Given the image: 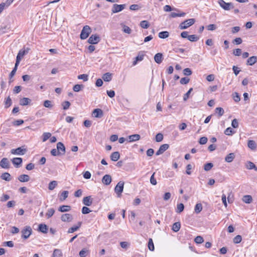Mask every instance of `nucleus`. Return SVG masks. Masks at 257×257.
Listing matches in <instances>:
<instances>
[{"instance_id": "nucleus-59", "label": "nucleus", "mask_w": 257, "mask_h": 257, "mask_svg": "<svg viewBox=\"0 0 257 257\" xmlns=\"http://www.w3.org/2000/svg\"><path fill=\"white\" fill-rule=\"evenodd\" d=\"M156 141L157 142H161L163 139V136L161 133H158L156 136Z\"/></svg>"}, {"instance_id": "nucleus-49", "label": "nucleus", "mask_w": 257, "mask_h": 257, "mask_svg": "<svg viewBox=\"0 0 257 257\" xmlns=\"http://www.w3.org/2000/svg\"><path fill=\"white\" fill-rule=\"evenodd\" d=\"M12 104V99L11 98H10V96H9L6 100L5 102V107L6 108H8L9 107H10Z\"/></svg>"}, {"instance_id": "nucleus-53", "label": "nucleus", "mask_w": 257, "mask_h": 257, "mask_svg": "<svg viewBox=\"0 0 257 257\" xmlns=\"http://www.w3.org/2000/svg\"><path fill=\"white\" fill-rule=\"evenodd\" d=\"M54 213L55 210L53 208H50L48 210V211L46 213V216H47L48 218H49L52 216Z\"/></svg>"}, {"instance_id": "nucleus-35", "label": "nucleus", "mask_w": 257, "mask_h": 257, "mask_svg": "<svg viewBox=\"0 0 257 257\" xmlns=\"http://www.w3.org/2000/svg\"><path fill=\"white\" fill-rule=\"evenodd\" d=\"M164 11L165 12H171V11H175L178 12H180V10L176 9V8H172L169 5H166L163 8Z\"/></svg>"}, {"instance_id": "nucleus-58", "label": "nucleus", "mask_w": 257, "mask_h": 257, "mask_svg": "<svg viewBox=\"0 0 257 257\" xmlns=\"http://www.w3.org/2000/svg\"><path fill=\"white\" fill-rule=\"evenodd\" d=\"M193 90V88H191L189 89V90L184 94V96H183V100L184 101H186L188 98H189V96L190 94V93Z\"/></svg>"}, {"instance_id": "nucleus-64", "label": "nucleus", "mask_w": 257, "mask_h": 257, "mask_svg": "<svg viewBox=\"0 0 257 257\" xmlns=\"http://www.w3.org/2000/svg\"><path fill=\"white\" fill-rule=\"evenodd\" d=\"M123 31L126 34H130L132 32V30L128 26L123 25Z\"/></svg>"}, {"instance_id": "nucleus-25", "label": "nucleus", "mask_w": 257, "mask_h": 257, "mask_svg": "<svg viewBox=\"0 0 257 257\" xmlns=\"http://www.w3.org/2000/svg\"><path fill=\"white\" fill-rule=\"evenodd\" d=\"M102 79L104 81L109 82L112 79V74L109 72L104 74L102 76Z\"/></svg>"}, {"instance_id": "nucleus-22", "label": "nucleus", "mask_w": 257, "mask_h": 257, "mask_svg": "<svg viewBox=\"0 0 257 257\" xmlns=\"http://www.w3.org/2000/svg\"><path fill=\"white\" fill-rule=\"evenodd\" d=\"M48 226L45 224H40L39 225L38 230L42 233H46L48 232Z\"/></svg>"}, {"instance_id": "nucleus-12", "label": "nucleus", "mask_w": 257, "mask_h": 257, "mask_svg": "<svg viewBox=\"0 0 257 257\" xmlns=\"http://www.w3.org/2000/svg\"><path fill=\"white\" fill-rule=\"evenodd\" d=\"M0 166L2 168L4 169H8L10 167V162L9 160L4 158H3L0 162Z\"/></svg>"}, {"instance_id": "nucleus-26", "label": "nucleus", "mask_w": 257, "mask_h": 257, "mask_svg": "<svg viewBox=\"0 0 257 257\" xmlns=\"http://www.w3.org/2000/svg\"><path fill=\"white\" fill-rule=\"evenodd\" d=\"M235 158V155L234 153H230L227 155L225 158V161L227 163H230L232 162L233 159Z\"/></svg>"}, {"instance_id": "nucleus-1", "label": "nucleus", "mask_w": 257, "mask_h": 257, "mask_svg": "<svg viewBox=\"0 0 257 257\" xmlns=\"http://www.w3.org/2000/svg\"><path fill=\"white\" fill-rule=\"evenodd\" d=\"M91 32V28L88 26L85 25L83 27L80 35V39L82 40L86 39Z\"/></svg>"}, {"instance_id": "nucleus-13", "label": "nucleus", "mask_w": 257, "mask_h": 257, "mask_svg": "<svg viewBox=\"0 0 257 257\" xmlns=\"http://www.w3.org/2000/svg\"><path fill=\"white\" fill-rule=\"evenodd\" d=\"M61 219L64 222H70L72 220L73 217L71 214L65 213L61 216Z\"/></svg>"}, {"instance_id": "nucleus-41", "label": "nucleus", "mask_w": 257, "mask_h": 257, "mask_svg": "<svg viewBox=\"0 0 257 257\" xmlns=\"http://www.w3.org/2000/svg\"><path fill=\"white\" fill-rule=\"evenodd\" d=\"M202 210V205L201 203H197L196 204L195 206V212L196 213H200Z\"/></svg>"}, {"instance_id": "nucleus-29", "label": "nucleus", "mask_w": 257, "mask_h": 257, "mask_svg": "<svg viewBox=\"0 0 257 257\" xmlns=\"http://www.w3.org/2000/svg\"><path fill=\"white\" fill-rule=\"evenodd\" d=\"M89 253V249L84 248L80 251L79 255L80 257H86Z\"/></svg>"}, {"instance_id": "nucleus-15", "label": "nucleus", "mask_w": 257, "mask_h": 257, "mask_svg": "<svg viewBox=\"0 0 257 257\" xmlns=\"http://www.w3.org/2000/svg\"><path fill=\"white\" fill-rule=\"evenodd\" d=\"M111 181V177L109 175H105L102 179V183L106 185H109Z\"/></svg>"}, {"instance_id": "nucleus-46", "label": "nucleus", "mask_w": 257, "mask_h": 257, "mask_svg": "<svg viewBox=\"0 0 257 257\" xmlns=\"http://www.w3.org/2000/svg\"><path fill=\"white\" fill-rule=\"evenodd\" d=\"M140 25L142 28L144 29H147L150 26L148 21L145 20L141 21Z\"/></svg>"}, {"instance_id": "nucleus-31", "label": "nucleus", "mask_w": 257, "mask_h": 257, "mask_svg": "<svg viewBox=\"0 0 257 257\" xmlns=\"http://www.w3.org/2000/svg\"><path fill=\"white\" fill-rule=\"evenodd\" d=\"M242 201L245 203H250L252 202V199L250 195H244L242 197Z\"/></svg>"}, {"instance_id": "nucleus-48", "label": "nucleus", "mask_w": 257, "mask_h": 257, "mask_svg": "<svg viewBox=\"0 0 257 257\" xmlns=\"http://www.w3.org/2000/svg\"><path fill=\"white\" fill-rule=\"evenodd\" d=\"M148 248L149 249L153 251L155 249L154 248V245L153 241V239L152 238H150L148 242Z\"/></svg>"}, {"instance_id": "nucleus-50", "label": "nucleus", "mask_w": 257, "mask_h": 257, "mask_svg": "<svg viewBox=\"0 0 257 257\" xmlns=\"http://www.w3.org/2000/svg\"><path fill=\"white\" fill-rule=\"evenodd\" d=\"M234 133L233 129L230 127L227 128L224 131V134L227 136L232 135Z\"/></svg>"}, {"instance_id": "nucleus-27", "label": "nucleus", "mask_w": 257, "mask_h": 257, "mask_svg": "<svg viewBox=\"0 0 257 257\" xmlns=\"http://www.w3.org/2000/svg\"><path fill=\"white\" fill-rule=\"evenodd\" d=\"M1 178L2 179L7 181H10L11 180V175L7 172L3 173L1 176Z\"/></svg>"}, {"instance_id": "nucleus-4", "label": "nucleus", "mask_w": 257, "mask_h": 257, "mask_svg": "<svg viewBox=\"0 0 257 257\" xmlns=\"http://www.w3.org/2000/svg\"><path fill=\"white\" fill-rule=\"evenodd\" d=\"M219 6L224 10L229 11L234 8L233 5L231 3H226L223 0H219L218 1Z\"/></svg>"}, {"instance_id": "nucleus-8", "label": "nucleus", "mask_w": 257, "mask_h": 257, "mask_svg": "<svg viewBox=\"0 0 257 257\" xmlns=\"http://www.w3.org/2000/svg\"><path fill=\"white\" fill-rule=\"evenodd\" d=\"M100 40V38L97 34L92 35L88 39V42L90 44H97Z\"/></svg>"}, {"instance_id": "nucleus-23", "label": "nucleus", "mask_w": 257, "mask_h": 257, "mask_svg": "<svg viewBox=\"0 0 257 257\" xmlns=\"http://www.w3.org/2000/svg\"><path fill=\"white\" fill-rule=\"evenodd\" d=\"M81 222H79L77 225L73 226L70 228H69L68 230V233H73L76 231H77L81 226Z\"/></svg>"}, {"instance_id": "nucleus-62", "label": "nucleus", "mask_w": 257, "mask_h": 257, "mask_svg": "<svg viewBox=\"0 0 257 257\" xmlns=\"http://www.w3.org/2000/svg\"><path fill=\"white\" fill-rule=\"evenodd\" d=\"M43 105L45 107L47 108H51L52 107L51 101L48 100H45L44 102Z\"/></svg>"}, {"instance_id": "nucleus-61", "label": "nucleus", "mask_w": 257, "mask_h": 257, "mask_svg": "<svg viewBox=\"0 0 257 257\" xmlns=\"http://www.w3.org/2000/svg\"><path fill=\"white\" fill-rule=\"evenodd\" d=\"M232 95L234 101L237 102L240 101V96L237 92H234V93H233Z\"/></svg>"}, {"instance_id": "nucleus-21", "label": "nucleus", "mask_w": 257, "mask_h": 257, "mask_svg": "<svg viewBox=\"0 0 257 257\" xmlns=\"http://www.w3.org/2000/svg\"><path fill=\"white\" fill-rule=\"evenodd\" d=\"M18 180L21 182H26L30 180V177L28 175L23 174L19 176Z\"/></svg>"}, {"instance_id": "nucleus-24", "label": "nucleus", "mask_w": 257, "mask_h": 257, "mask_svg": "<svg viewBox=\"0 0 257 257\" xmlns=\"http://www.w3.org/2000/svg\"><path fill=\"white\" fill-rule=\"evenodd\" d=\"M120 157V155L119 152H114L112 153L110 156L111 160L112 161H117Z\"/></svg>"}, {"instance_id": "nucleus-2", "label": "nucleus", "mask_w": 257, "mask_h": 257, "mask_svg": "<svg viewBox=\"0 0 257 257\" xmlns=\"http://www.w3.org/2000/svg\"><path fill=\"white\" fill-rule=\"evenodd\" d=\"M195 20L194 19L192 18V19H188V20L182 22L180 24L179 28L181 30L186 29L190 26L193 25L195 23Z\"/></svg>"}, {"instance_id": "nucleus-38", "label": "nucleus", "mask_w": 257, "mask_h": 257, "mask_svg": "<svg viewBox=\"0 0 257 257\" xmlns=\"http://www.w3.org/2000/svg\"><path fill=\"white\" fill-rule=\"evenodd\" d=\"M247 146L248 148L251 150H254L256 147L255 142L252 140H249L248 141Z\"/></svg>"}, {"instance_id": "nucleus-30", "label": "nucleus", "mask_w": 257, "mask_h": 257, "mask_svg": "<svg viewBox=\"0 0 257 257\" xmlns=\"http://www.w3.org/2000/svg\"><path fill=\"white\" fill-rule=\"evenodd\" d=\"M31 101V100L28 98L24 97L20 99V104L21 105H28Z\"/></svg>"}, {"instance_id": "nucleus-36", "label": "nucleus", "mask_w": 257, "mask_h": 257, "mask_svg": "<svg viewBox=\"0 0 257 257\" xmlns=\"http://www.w3.org/2000/svg\"><path fill=\"white\" fill-rule=\"evenodd\" d=\"M186 13L184 12H182L181 13H176L174 12H172L170 15V17L172 18H176L177 17H184Z\"/></svg>"}, {"instance_id": "nucleus-43", "label": "nucleus", "mask_w": 257, "mask_h": 257, "mask_svg": "<svg viewBox=\"0 0 257 257\" xmlns=\"http://www.w3.org/2000/svg\"><path fill=\"white\" fill-rule=\"evenodd\" d=\"M83 88L84 85L82 84H76L73 86V90L75 92H78Z\"/></svg>"}, {"instance_id": "nucleus-32", "label": "nucleus", "mask_w": 257, "mask_h": 257, "mask_svg": "<svg viewBox=\"0 0 257 257\" xmlns=\"http://www.w3.org/2000/svg\"><path fill=\"white\" fill-rule=\"evenodd\" d=\"M62 252L59 249H55L53 251L52 257H62Z\"/></svg>"}, {"instance_id": "nucleus-28", "label": "nucleus", "mask_w": 257, "mask_h": 257, "mask_svg": "<svg viewBox=\"0 0 257 257\" xmlns=\"http://www.w3.org/2000/svg\"><path fill=\"white\" fill-rule=\"evenodd\" d=\"M71 210V207L69 205H62L59 207L58 210L62 212H67Z\"/></svg>"}, {"instance_id": "nucleus-60", "label": "nucleus", "mask_w": 257, "mask_h": 257, "mask_svg": "<svg viewBox=\"0 0 257 257\" xmlns=\"http://www.w3.org/2000/svg\"><path fill=\"white\" fill-rule=\"evenodd\" d=\"M192 72L190 68H187L183 70V74L184 75L189 76L192 74Z\"/></svg>"}, {"instance_id": "nucleus-33", "label": "nucleus", "mask_w": 257, "mask_h": 257, "mask_svg": "<svg viewBox=\"0 0 257 257\" xmlns=\"http://www.w3.org/2000/svg\"><path fill=\"white\" fill-rule=\"evenodd\" d=\"M158 36L161 39H166L169 36V33L168 31H162L159 33Z\"/></svg>"}, {"instance_id": "nucleus-5", "label": "nucleus", "mask_w": 257, "mask_h": 257, "mask_svg": "<svg viewBox=\"0 0 257 257\" xmlns=\"http://www.w3.org/2000/svg\"><path fill=\"white\" fill-rule=\"evenodd\" d=\"M27 150L24 146L19 147L16 149H12L11 153L13 155H24L27 152Z\"/></svg>"}, {"instance_id": "nucleus-10", "label": "nucleus", "mask_w": 257, "mask_h": 257, "mask_svg": "<svg viewBox=\"0 0 257 257\" xmlns=\"http://www.w3.org/2000/svg\"><path fill=\"white\" fill-rule=\"evenodd\" d=\"M57 150L60 155H64L65 153V147L61 142L57 143Z\"/></svg>"}, {"instance_id": "nucleus-52", "label": "nucleus", "mask_w": 257, "mask_h": 257, "mask_svg": "<svg viewBox=\"0 0 257 257\" xmlns=\"http://www.w3.org/2000/svg\"><path fill=\"white\" fill-rule=\"evenodd\" d=\"M78 79H82L84 81H87L88 79V75L83 74L78 76Z\"/></svg>"}, {"instance_id": "nucleus-16", "label": "nucleus", "mask_w": 257, "mask_h": 257, "mask_svg": "<svg viewBox=\"0 0 257 257\" xmlns=\"http://www.w3.org/2000/svg\"><path fill=\"white\" fill-rule=\"evenodd\" d=\"M257 62V56H253L248 58L246 61V65L252 66Z\"/></svg>"}, {"instance_id": "nucleus-14", "label": "nucleus", "mask_w": 257, "mask_h": 257, "mask_svg": "<svg viewBox=\"0 0 257 257\" xmlns=\"http://www.w3.org/2000/svg\"><path fill=\"white\" fill-rule=\"evenodd\" d=\"M92 115L95 117L100 118L103 116V111L101 109L96 108L93 111Z\"/></svg>"}, {"instance_id": "nucleus-11", "label": "nucleus", "mask_w": 257, "mask_h": 257, "mask_svg": "<svg viewBox=\"0 0 257 257\" xmlns=\"http://www.w3.org/2000/svg\"><path fill=\"white\" fill-rule=\"evenodd\" d=\"M169 147L168 144H163L161 145L159 150L157 151L156 155L157 156L162 154L165 151H166Z\"/></svg>"}, {"instance_id": "nucleus-57", "label": "nucleus", "mask_w": 257, "mask_h": 257, "mask_svg": "<svg viewBox=\"0 0 257 257\" xmlns=\"http://www.w3.org/2000/svg\"><path fill=\"white\" fill-rule=\"evenodd\" d=\"M195 242L196 243H201L204 241L203 238L201 236H197L194 239Z\"/></svg>"}, {"instance_id": "nucleus-7", "label": "nucleus", "mask_w": 257, "mask_h": 257, "mask_svg": "<svg viewBox=\"0 0 257 257\" xmlns=\"http://www.w3.org/2000/svg\"><path fill=\"white\" fill-rule=\"evenodd\" d=\"M29 50V49L27 48V50H26L25 49H21L19 51L18 54V55L17 56L16 62L17 64H19L20 63L21 59L26 54H27L28 53Z\"/></svg>"}, {"instance_id": "nucleus-47", "label": "nucleus", "mask_w": 257, "mask_h": 257, "mask_svg": "<svg viewBox=\"0 0 257 257\" xmlns=\"http://www.w3.org/2000/svg\"><path fill=\"white\" fill-rule=\"evenodd\" d=\"M213 165L212 163H208L205 164L204 166V169L206 171H210L213 167Z\"/></svg>"}, {"instance_id": "nucleus-17", "label": "nucleus", "mask_w": 257, "mask_h": 257, "mask_svg": "<svg viewBox=\"0 0 257 257\" xmlns=\"http://www.w3.org/2000/svg\"><path fill=\"white\" fill-rule=\"evenodd\" d=\"M83 203L87 206H90L92 204V198L90 196H86L83 199Z\"/></svg>"}, {"instance_id": "nucleus-40", "label": "nucleus", "mask_w": 257, "mask_h": 257, "mask_svg": "<svg viewBox=\"0 0 257 257\" xmlns=\"http://www.w3.org/2000/svg\"><path fill=\"white\" fill-rule=\"evenodd\" d=\"M144 55H139L135 58V60L133 63V65L135 66L137 64L138 61H142L144 59Z\"/></svg>"}, {"instance_id": "nucleus-3", "label": "nucleus", "mask_w": 257, "mask_h": 257, "mask_svg": "<svg viewBox=\"0 0 257 257\" xmlns=\"http://www.w3.org/2000/svg\"><path fill=\"white\" fill-rule=\"evenodd\" d=\"M22 238L26 239L29 237L32 233V229L29 226H25L21 231Z\"/></svg>"}, {"instance_id": "nucleus-45", "label": "nucleus", "mask_w": 257, "mask_h": 257, "mask_svg": "<svg viewBox=\"0 0 257 257\" xmlns=\"http://www.w3.org/2000/svg\"><path fill=\"white\" fill-rule=\"evenodd\" d=\"M188 40L191 42H196L199 40V37L196 35H189Z\"/></svg>"}, {"instance_id": "nucleus-9", "label": "nucleus", "mask_w": 257, "mask_h": 257, "mask_svg": "<svg viewBox=\"0 0 257 257\" xmlns=\"http://www.w3.org/2000/svg\"><path fill=\"white\" fill-rule=\"evenodd\" d=\"M125 5H117L114 4L112 8V13H118L124 9Z\"/></svg>"}, {"instance_id": "nucleus-54", "label": "nucleus", "mask_w": 257, "mask_h": 257, "mask_svg": "<svg viewBox=\"0 0 257 257\" xmlns=\"http://www.w3.org/2000/svg\"><path fill=\"white\" fill-rule=\"evenodd\" d=\"M215 112L219 116H222L224 113V110L221 107H217L215 109Z\"/></svg>"}, {"instance_id": "nucleus-55", "label": "nucleus", "mask_w": 257, "mask_h": 257, "mask_svg": "<svg viewBox=\"0 0 257 257\" xmlns=\"http://www.w3.org/2000/svg\"><path fill=\"white\" fill-rule=\"evenodd\" d=\"M241 240H242V237H241V236L240 235H236L233 238V242L234 243H239L241 241Z\"/></svg>"}, {"instance_id": "nucleus-6", "label": "nucleus", "mask_w": 257, "mask_h": 257, "mask_svg": "<svg viewBox=\"0 0 257 257\" xmlns=\"http://www.w3.org/2000/svg\"><path fill=\"white\" fill-rule=\"evenodd\" d=\"M124 186V182L120 181L119 182L116 186L114 188V191L117 194L118 197L121 196V194L123 191Z\"/></svg>"}, {"instance_id": "nucleus-39", "label": "nucleus", "mask_w": 257, "mask_h": 257, "mask_svg": "<svg viewBox=\"0 0 257 257\" xmlns=\"http://www.w3.org/2000/svg\"><path fill=\"white\" fill-rule=\"evenodd\" d=\"M246 167L248 169H254L255 171H257V168L255 165L251 162L248 161L247 163Z\"/></svg>"}, {"instance_id": "nucleus-34", "label": "nucleus", "mask_w": 257, "mask_h": 257, "mask_svg": "<svg viewBox=\"0 0 257 257\" xmlns=\"http://www.w3.org/2000/svg\"><path fill=\"white\" fill-rule=\"evenodd\" d=\"M180 227H181L180 223L179 222H177L173 224V226H172V230L174 232H177L180 230Z\"/></svg>"}, {"instance_id": "nucleus-44", "label": "nucleus", "mask_w": 257, "mask_h": 257, "mask_svg": "<svg viewBox=\"0 0 257 257\" xmlns=\"http://www.w3.org/2000/svg\"><path fill=\"white\" fill-rule=\"evenodd\" d=\"M184 204L183 203H181L177 205L176 211L177 213H180L184 210Z\"/></svg>"}, {"instance_id": "nucleus-19", "label": "nucleus", "mask_w": 257, "mask_h": 257, "mask_svg": "<svg viewBox=\"0 0 257 257\" xmlns=\"http://www.w3.org/2000/svg\"><path fill=\"white\" fill-rule=\"evenodd\" d=\"M141 139L140 135L138 134H135L133 135H130L128 136V142H134L137 141H139Z\"/></svg>"}, {"instance_id": "nucleus-37", "label": "nucleus", "mask_w": 257, "mask_h": 257, "mask_svg": "<svg viewBox=\"0 0 257 257\" xmlns=\"http://www.w3.org/2000/svg\"><path fill=\"white\" fill-rule=\"evenodd\" d=\"M58 185L56 181H52L50 182L48 185V189L50 190H53Z\"/></svg>"}, {"instance_id": "nucleus-20", "label": "nucleus", "mask_w": 257, "mask_h": 257, "mask_svg": "<svg viewBox=\"0 0 257 257\" xmlns=\"http://www.w3.org/2000/svg\"><path fill=\"white\" fill-rule=\"evenodd\" d=\"M163 59V55L161 53H157L154 56L155 61L158 64L161 63Z\"/></svg>"}, {"instance_id": "nucleus-63", "label": "nucleus", "mask_w": 257, "mask_h": 257, "mask_svg": "<svg viewBox=\"0 0 257 257\" xmlns=\"http://www.w3.org/2000/svg\"><path fill=\"white\" fill-rule=\"evenodd\" d=\"M207 138L205 137H203L200 139L199 143L201 145H204L206 144V143L207 142Z\"/></svg>"}, {"instance_id": "nucleus-18", "label": "nucleus", "mask_w": 257, "mask_h": 257, "mask_svg": "<svg viewBox=\"0 0 257 257\" xmlns=\"http://www.w3.org/2000/svg\"><path fill=\"white\" fill-rule=\"evenodd\" d=\"M12 162L16 167H19L22 163L23 160L21 158H14L12 160Z\"/></svg>"}, {"instance_id": "nucleus-56", "label": "nucleus", "mask_w": 257, "mask_h": 257, "mask_svg": "<svg viewBox=\"0 0 257 257\" xmlns=\"http://www.w3.org/2000/svg\"><path fill=\"white\" fill-rule=\"evenodd\" d=\"M51 136V134L50 133H44L43 134V141H46Z\"/></svg>"}, {"instance_id": "nucleus-51", "label": "nucleus", "mask_w": 257, "mask_h": 257, "mask_svg": "<svg viewBox=\"0 0 257 257\" xmlns=\"http://www.w3.org/2000/svg\"><path fill=\"white\" fill-rule=\"evenodd\" d=\"M19 64H17L16 62L15 63V67L13 68V70L11 71L10 74V78H12L16 74V72L17 70V68Z\"/></svg>"}, {"instance_id": "nucleus-42", "label": "nucleus", "mask_w": 257, "mask_h": 257, "mask_svg": "<svg viewBox=\"0 0 257 257\" xmlns=\"http://www.w3.org/2000/svg\"><path fill=\"white\" fill-rule=\"evenodd\" d=\"M68 191H64L62 192L61 194V197H60V200L61 201H64L65 200L68 196Z\"/></svg>"}]
</instances>
